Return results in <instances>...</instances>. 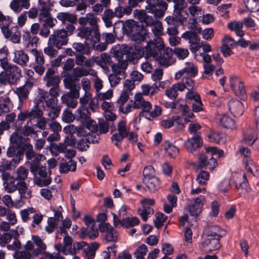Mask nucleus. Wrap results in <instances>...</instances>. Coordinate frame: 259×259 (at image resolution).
Returning <instances> with one entry per match:
<instances>
[{
    "label": "nucleus",
    "instance_id": "052dcab7",
    "mask_svg": "<svg viewBox=\"0 0 259 259\" xmlns=\"http://www.w3.org/2000/svg\"><path fill=\"white\" fill-rule=\"evenodd\" d=\"M240 179L242 178V181L241 182L238 180L235 181V185L236 188L239 189H241L242 190H244L246 192H248L249 191V187L248 186V184L247 180L246 179V175L244 174L242 176H240Z\"/></svg>",
    "mask_w": 259,
    "mask_h": 259
},
{
    "label": "nucleus",
    "instance_id": "4d7b16f0",
    "mask_svg": "<svg viewBox=\"0 0 259 259\" xmlns=\"http://www.w3.org/2000/svg\"><path fill=\"white\" fill-rule=\"evenodd\" d=\"M32 122L30 121H28L26 124L25 125L21 130V134L24 136H31L34 135L35 137H37V134L36 132L35 131L34 129L32 127Z\"/></svg>",
    "mask_w": 259,
    "mask_h": 259
},
{
    "label": "nucleus",
    "instance_id": "e433bc0d",
    "mask_svg": "<svg viewBox=\"0 0 259 259\" xmlns=\"http://www.w3.org/2000/svg\"><path fill=\"white\" fill-rule=\"evenodd\" d=\"M112 70L113 73L108 76V79L111 86L114 87L119 83L122 79L125 78L126 74H124L122 71Z\"/></svg>",
    "mask_w": 259,
    "mask_h": 259
},
{
    "label": "nucleus",
    "instance_id": "393cba45",
    "mask_svg": "<svg viewBox=\"0 0 259 259\" xmlns=\"http://www.w3.org/2000/svg\"><path fill=\"white\" fill-rule=\"evenodd\" d=\"M197 73L198 68L196 66L190 63H186V66L176 73L175 77L179 79L184 74L189 77H194Z\"/></svg>",
    "mask_w": 259,
    "mask_h": 259
},
{
    "label": "nucleus",
    "instance_id": "5fc2aeb1",
    "mask_svg": "<svg viewBox=\"0 0 259 259\" xmlns=\"http://www.w3.org/2000/svg\"><path fill=\"white\" fill-rule=\"evenodd\" d=\"M176 122L178 124H181V126L183 127L184 126V123H181L182 122V118L179 116H176L172 117V119H166L163 120L161 122V125L164 128H170Z\"/></svg>",
    "mask_w": 259,
    "mask_h": 259
},
{
    "label": "nucleus",
    "instance_id": "c9c22d12",
    "mask_svg": "<svg viewBox=\"0 0 259 259\" xmlns=\"http://www.w3.org/2000/svg\"><path fill=\"white\" fill-rule=\"evenodd\" d=\"M98 235V231L94 227L82 228L80 230L79 235L81 239H84L86 237H88L91 239H96Z\"/></svg>",
    "mask_w": 259,
    "mask_h": 259
},
{
    "label": "nucleus",
    "instance_id": "2eb2a0df",
    "mask_svg": "<svg viewBox=\"0 0 259 259\" xmlns=\"http://www.w3.org/2000/svg\"><path fill=\"white\" fill-rule=\"evenodd\" d=\"M147 101H146L141 94H136L134 97L133 104H127L125 107L124 105L118 108L119 112L123 114H127L134 109H140Z\"/></svg>",
    "mask_w": 259,
    "mask_h": 259
},
{
    "label": "nucleus",
    "instance_id": "cd10ccee",
    "mask_svg": "<svg viewBox=\"0 0 259 259\" xmlns=\"http://www.w3.org/2000/svg\"><path fill=\"white\" fill-rule=\"evenodd\" d=\"M100 140L99 135L95 134V136L91 135L86 138L85 139H82L78 141L77 144V148L81 151H84L89 147V143L91 142L93 143H96Z\"/></svg>",
    "mask_w": 259,
    "mask_h": 259
},
{
    "label": "nucleus",
    "instance_id": "69168bd1",
    "mask_svg": "<svg viewBox=\"0 0 259 259\" xmlns=\"http://www.w3.org/2000/svg\"><path fill=\"white\" fill-rule=\"evenodd\" d=\"M138 212L141 215L142 220L146 222L147 220L149 215H151L153 213L154 210L150 206H143L142 209H139L138 210Z\"/></svg>",
    "mask_w": 259,
    "mask_h": 259
},
{
    "label": "nucleus",
    "instance_id": "e2e57ef3",
    "mask_svg": "<svg viewBox=\"0 0 259 259\" xmlns=\"http://www.w3.org/2000/svg\"><path fill=\"white\" fill-rule=\"evenodd\" d=\"M14 232L16 231H11L9 232L4 233L1 234L0 233V245L2 246H5L6 244L9 243L14 235Z\"/></svg>",
    "mask_w": 259,
    "mask_h": 259
},
{
    "label": "nucleus",
    "instance_id": "f704fd0d",
    "mask_svg": "<svg viewBox=\"0 0 259 259\" xmlns=\"http://www.w3.org/2000/svg\"><path fill=\"white\" fill-rule=\"evenodd\" d=\"M7 155L9 157H13L12 161L15 164H18L23 157V151H21V150L17 151L16 148L14 146H10L8 148Z\"/></svg>",
    "mask_w": 259,
    "mask_h": 259
},
{
    "label": "nucleus",
    "instance_id": "603ef678",
    "mask_svg": "<svg viewBox=\"0 0 259 259\" xmlns=\"http://www.w3.org/2000/svg\"><path fill=\"white\" fill-rule=\"evenodd\" d=\"M45 159V156L40 154H36L30 162V171L35 170V169L42 166L41 162Z\"/></svg>",
    "mask_w": 259,
    "mask_h": 259
},
{
    "label": "nucleus",
    "instance_id": "bb28decb",
    "mask_svg": "<svg viewBox=\"0 0 259 259\" xmlns=\"http://www.w3.org/2000/svg\"><path fill=\"white\" fill-rule=\"evenodd\" d=\"M2 32L7 38H10L14 43H19L20 40L21 33L16 28L9 30L6 26L1 27Z\"/></svg>",
    "mask_w": 259,
    "mask_h": 259
},
{
    "label": "nucleus",
    "instance_id": "412c9836",
    "mask_svg": "<svg viewBox=\"0 0 259 259\" xmlns=\"http://www.w3.org/2000/svg\"><path fill=\"white\" fill-rule=\"evenodd\" d=\"M38 1L39 19H41L43 17H47L50 15V11L54 6V2H51V0Z\"/></svg>",
    "mask_w": 259,
    "mask_h": 259
},
{
    "label": "nucleus",
    "instance_id": "b1692460",
    "mask_svg": "<svg viewBox=\"0 0 259 259\" xmlns=\"http://www.w3.org/2000/svg\"><path fill=\"white\" fill-rule=\"evenodd\" d=\"M205 202V197L199 195L194 199V203L189 207V211L192 216H196L201 212V208Z\"/></svg>",
    "mask_w": 259,
    "mask_h": 259
},
{
    "label": "nucleus",
    "instance_id": "ddd939ff",
    "mask_svg": "<svg viewBox=\"0 0 259 259\" xmlns=\"http://www.w3.org/2000/svg\"><path fill=\"white\" fill-rule=\"evenodd\" d=\"M188 17V13L185 9L174 10L172 15L165 18V21L169 25L174 26L182 25Z\"/></svg>",
    "mask_w": 259,
    "mask_h": 259
},
{
    "label": "nucleus",
    "instance_id": "ea45409f",
    "mask_svg": "<svg viewBox=\"0 0 259 259\" xmlns=\"http://www.w3.org/2000/svg\"><path fill=\"white\" fill-rule=\"evenodd\" d=\"M90 115L89 108L87 106H81L77 109L75 114L76 119L82 122H84L88 120L90 118Z\"/></svg>",
    "mask_w": 259,
    "mask_h": 259
},
{
    "label": "nucleus",
    "instance_id": "58836bf2",
    "mask_svg": "<svg viewBox=\"0 0 259 259\" xmlns=\"http://www.w3.org/2000/svg\"><path fill=\"white\" fill-rule=\"evenodd\" d=\"M24 45L27 48H36L39 41V38L37 36L31 37L29 31L25 32L23 35Z\"/></svg>",
    "mask_w": 259,
    "mask_h": 259
},
{
    "label": "nucleus",
    "instance_id": "3c124183",
    "mask_svg": "<svg viewBox=\"0 0 259 259\" xmlns=\"http://www.w3.org/2000/svg\"><path fill=\"white\" fill-rule=\"evenodd\" d=\"M28 170L24 166L19 167L14 173V176L18 182L25 181L28 175Z\"/></svg>",
    "mask_w": 259,
    "mask_h": 259
},
{
    "label": "nucleus",
    "instance_id": "f8f14e48",
    "mask_svg": "<svg viewBox=\"0 0 259 259\" xmlns=\"http://www.w3.org/2000/svg\"><path fill=\"white\" fill-rule=\"evenodd\" d=\"M77 35L85 38L84 42L87 49H95L96 45L99 41L94 42V34L93 28L89 27H82L77 30Z\"/></svg>",
    "mask_w": 259,
    "mask_h": 259
},
{
    "label": "nucleus",
    "instance_id": "aec40b11",
    "mask_svg": "<svg viewBox=\"0 0 259 259\" xmlns=\"http://www.w3.org/2000/svg\"><path fill=\"white\" fill-rule=\"evenodd\" d=\"M79 97V92L77 91L68 92L61 97L62 102L68 107L75 108L78 104L77 99Z\"/></svg>",
    "mask_w": 259,
    "mask_h": 259
},
{
    "label": "nucleus",
    "instance_id": "1a4fd4ad",
    "mask_svg": "<svg viewBox=\"0 0 259 259\" xmlns=\"http://www.w3.org/2000/svg\"><path fill=\"white\" fill-rule=\"evenodd\" d=\"M68 41V34L64 28L55 30L49 36L47 49H53L55 47L61 49L63 46L67 45Z\"/></svg>",
    "mask_w": 259,
    "mask_h": 259
},
{
    "label": "nucleus",
    "instance_id": "c03bdc74",
    "mask_svg": "<svg viewBox=\"0 0 259 259\" xmlns=\"http://www.w3.org/2000/svg\"><path fill=\"white\" fill-rule=\"evenodd\" d=\"M115 37L111 33H104L102 35L101 40L103 41L97 43L96 45V49H106L107 45L108 44H111L115 40Z\"/></svg>",
    "mask_w": 259,
    "mask_h": 259
},
{
    "label": "nucleus",
    "instance_id": "4c0bfd02",
    "mask_svg": "<svg viewBox=\"0 0 259 259\" xmlns=\"http://www.w3.org/2000/svg\"><path fill=\"white\" fill-rule=\"evenodd\" d=\"M24 141L25 143L22 144V150H21L23 151V154H25L27 159H32L36 153L33 150V146L30 143V139L28 138H25Z\"/></svg>",
    "mask_w": 259,
    "mask_h": 259
},
{
    "label": "nucleus",
    "instance_id": "4468645a",
    "mask_svg": "<svg viewBox=\"0 0 259 259\" xmlns=\"http://www.w3.org/2000/svg\"><path fill=\"white\" fill-rule=\"evenodd\" d=\"M182 38L189 40V42L193 46L191 49H211V46L208 44L198 38L194 32L187 31L182 34Z\"/></svg>",
    "mask_w": 259,
    "mask_h": 259
},
{
    "label": "nucleus",
    "instance_id": "a211bd4d",
    "mask_svg": "<svg viewBox=\"0 0 259 259\" xmlns=\"http://www.w3.org/2000/svg\"><path fill=\"white\" fill-rule=\"evenodd\" d=\"M56 70L53 67H50L47 69L43 78V80L46 82L47 87H59L61 78L59 76L55 75Z\"/></svg>",
    "mask_w": 259,
    "mask_h": 259
},
{
    "label": "nucleus",
    "instance_id": "774afa93",
    "mask_svg": "<svg viewBox=\"0 0 259 259\" xmlns=\"http://www.w3.org/2000/svg\"><path fill=\"white\" fill-rule=\"evenodd\" d=\"M222 47L224 49H231L236 48L237 44L232 38L229 35H226L222 39Z\"/></svg>",
    "mask_w": 259,
    "mask_h": 259
},
{
    "label": "nucleus",
    "instance_id": "473e14b6",
    "mask_svg": "<svg viewBox=\"0 0 259 259\" xmlns=\"http://www.w3.org/2000/svg\"><path fill=\"white\" fill-rule=\"evenodd\" d=\"M32 86L33 83L32 82L27 81L24 85L16 89L15 92L18 96L20 100L23 101L27 98Z\"/></svg>",
    "mask_w": 259,
    "mask_h": 259
},
{
    "label": "nucleus",
    "instance_id": "0e129e2a",
    "mask_svg": "<svg viewBox=\"0 0 259 259\" xmlns=\"http://www.w3.org/2000/svg\"><path fill=\"white\" fill-rule=\"evenodd\" d=\"M148 251L147 246L145 244L140 245L135 250L134 255L136 259H145V255Z\"/></svg>",
    "mask_w": 259,
    "mask_h": 259
},
{
    "label": "nucleus",
    "instance_id": "39448f33",
    "mask_svg": "<svg viewBox=\"0 0 259 259\" xmlns=\"http://www.w3.org/2000/svg\"><path fill=\"white\" fill-rule=\"evenodd\" d=\"M145 59H154L160 65L168 66L175 62L172 50H145Z\"/></svg>",
    "mask_w": 259,
    "mask_h": 259
},
{
    "label": "nucleus",
    "instance_id": "6ab92c4d",
    "mask_svg": "<svg viewBox=\"0 0 259 259\" xmlns=\"http://www.w3.org/2000/svg\"><path fill=\"white\" fill-rule=\"evenodd\" d=\"M146 11V10L136 9L134 11L133 15L141 23L145 24L146 26H152L156 24L157 21L154 20L153 18L148 15Z\"/></svg>",
    "mask_w": 259,
    "mask_h": 259
},
{
    "label": "nucleus",
    "instance_id": "13d9d810",
    "mask_svg": "<svg viewBox=\"0 0 259 259\" xmlns=\"http://www.w3.org/2000/svg\"><path fill=\"white\" fill-rule=\"evenodd\" d=\"M85 128L88 129L91 134V135L95 136V134H98V125L95 121L91 119L90 118L84 122Z\"/></svg>",
    "mask_w": 259,
    "mask_h": 259
},
{
    "label": "nucleus",
    "instance_id": "c85d7f7f",
    "mask_svg": "<svg viewBox=\"0 0 259 259\" xmlns=\"http://www.w3.org/2000/svg\"><path fill=\"white\" fill-rule=\"evenodd\" d=\"M145 50H127L125 54V59L135 63L142 56L145 57Z\"/></svg>",
    "mask_w": 259,
    "mask_h": 259
},
{
    "label": "nucleus",
    "instance_id": "f03ea898",
    "mask_svg": "<svg viewBox=\"0 0 259 259\" xmlns=\"http://www.w3.org/2000/svg\"><path fill=\"white\" fill-rule=\"evenodd\" d=\"M224 231L218 226L210 225L205 227L202 234L203 241L200 248L206 252H211L220 248V240Z\"/></svg>",
    "mask_w": 259,
    "mask_h": 259
},
{
    "label": "nucleus",
    "instance_id": "dca6fc26",
    "mask_svg": "<svg viewBox=\"0 0 259 259\" xmlns=\"http://www.w3.org/2000/svg\"><path fill=\"white\" fill-rule=\"evenodd\" d=\"M230 86L237 96L241 99L246 97V91L243 81L237 76L230 77Z\"/></svg>",
    "mask_w": 259,
    "mask_h": 259
},
{
    "label": "nucleus",
    "instance_id": "a19ab883",
    "mask_svg": "<svg viewBox=\"0 0 259 259\" xmlns=\"http://www.w3.org/2000/svg\"><path fill=\"white\" fill-rule=\"evenodd\" d=\"M184 91V87L179 83L173 84L171 87L166 89L165 91L166 96L170 99H175L178 96V92Z\"/></svg>",
    "mask_w": 259,
    "mask_h": 259
},
{
    "label": "nucleus",
    "instance_id": "f3484780",
    "mask_svg": "<svg viewBox=\"0 0 259 259\" xmlns=\"http://www.w3.org/2000/svg\"><path fill=\"white\" fill-rule=\"evenodd\" d=\"M3 186L5 191L9 193H12L18 189L19 182L16 183V179L9 172L3 173L2 175Z\"/></svg>",
    "mask_w": 259,
    "mask_h": 259
},
{
    "label": "nucleus",
    "instance_id": "6e6d98bb",
    "mask_svg": "<svg viewBox=\"0 0 259 259\" xmlns=\"http://www.w3.org/2000/svg\"><path fill=\"white\" fill-rule=\"evenodd\" d=\"M57 18L63 23L68 21L71 23H75L76 21V17L68 13H59L57 15Z\"/></svg>",
    "mask_w": 259,
    "mask_h": 259
},
{
    "label": "nucleus",
    "instance_id": "4be33fe9",
    "mask_svg": "<svg viewBox=\"0 0 259 259\" xmlns=\"http://www.w3.org/2000/svg\"><path fill=\"white\" fill-rule=\"evenodd\" d=\"M49 94L48 92L43 90L38 91V100L40 102H45V108H50L58 106V99L57 98H49Z\"/></svg>",
    "mask_w": 259,
    "mask_h": 259
},
{
    "label": "nucleus",
    "instance_id": "0eeeda50",
    "mask_svg": "<svg viewBox=\"0 0 259 259\" xmlns=\"http://www.w3.org/2000/svg\"><path fill=\"white\" fill-rule=\"evenodd\" d=\"M146 11L155 18L163 17L167 8V3L163 0H146Z\"/></svg>",
    "mask_w": 259,
    "mask_h": 259
},
{
    "label": "nucleus",
    "instance_id": "72a5a7b5",
    "mask_svg": "<svg viewBox=\"0 0 259 259\" xmlns=\"http://www.w3.org/2000/svg\"><path fill=\"white\" fill-rule=\"evenodd\" d=\"M13 61L22 66H25L29 61V57L22 50L15 51Z\"/></svg>",
    "mask_w": 259,
    "mask_h": 259
},
{
    "label": "nucleus",
    "instance_id": "f257e3e1",
    "mask_svg": "<svg viewBox=\"0 0 259 259\" xmlns=\"http://www.w3.org/2000/svg\"><path fill=\"white\" fill-rule=\"evenodd\" d=\"M123 30L126 35H131L133 41L131 48L129 49H165L164 44L160 38L148 42L146 40L145 34L147 32L143 24L133 20H127L123 24Z\"/></svg>",
    "mask_w": 259,
    "mask_h": 259
},
{
    "label": "nucleus",
    "instance_id": "9d476101",
    "mask_svg": "<svg viewBox=\"0 0 259 259\" xmlns=\"http://www.w3.org/2000/svg\"><path fill=\"white\" fill-rule=\"evenodd\" d=\"M20 214L22 221L30 224L33 228L39 226L43 219L42 215L41 213H36L35 209L32 207L21 210Z\"/></svg>",
    "mask_w": 259,
    "mask_h": 259
},
{
    "label": "nucleus",
    "instance_id": "20e7f679",
    "mask_svg": "<svg viewBox=\"0 0 259 259\" xmlns=\"http://www.w3.org/2000/svg\"><path fill=\"white\" fill-rule=\"evenodd\" d=\"M2 68L4 71L0 73L1 84H15L22 77L21 69L16 65L3 63Z\"/></svg>",
    "mask_w": 259,
    "mask_h": 259
},
{
    "label": "nucleus",
    "instance_id": "37998d69",
    "mask_svg": "<svg viewBox=\"0 0 259 259\" xmlns=\"http://www.w3.org/2000/svg\"><path fill=\"white\" fill-rule=\"evenodd\" d=\"M77 80L78 79L74 78L72 75L67 76L63 80L65 88L69 90V92L77 91L79 92L80 87L76 84Z\"/></svg>",
    "mask_w": 259,
    "mask_h": 259
},
{
    "label": "nucleus",
    "instance_id": "79ce46f5",
    "mask_svg": "<svg viewBox=\"0 0 259 259\" xmlns=\"http://www.w3.org/2000/svg\"><path fill=\"white\" fill-rule=\"evenodd\" d=\"M32 240L37 246V248L32 252V255L37 256L38 254L42 253L47 248V246L42 240L39 236L35 235L32 236Z\"/></svg>",
    "mask_w": 259,
    "mask_h": 259
},
{
    "label": "nucleus",
    "instance_id": "338daca9",
    "mask_svg": "<svg viewBox=\"0 0 259 259\" xmlns=\"http://www.w3.org/2000/svg\"><path fill=\"white\" fill-rule=\"evenodd\" d=\"M45 110L47 112V115L51 119L54 120L59 116L61 107L59 106H57L50 108H45Z\"/></svg>",
    "mask_w": 259,
    "mask_h": 259
},
{
    "label": "nucleus",
    "instance_id": "49530a36",
    "mask_svg": "<svg viewBox=\"0 0 259 259\" xmlns=\"http://www.w3.org/2000/svg\"><path fill=\"white\" fill-rule=\"evenodd\" d=\"M85 50H75V52L72 51V50H66V54L69 56H75V62L78 65H82L85 62L86 58L82 55L83 51Z\"/></svg>",
    "mask_w": 259,
    "mask_h": 259
},
{
    "label": "nucleus",
    "instance_id": "9b49d317",
    "mask_svg": "<svg viewBox=\"0 0 259 259\" xmlns=\"http://www.w3.org/2000/svg\"><path fill=\"white\" fill-rule=\"evenodd\" d=\"M194 54L195 59L198 61H203L206 64L204 65V73L209 74L213 72L215 67L209 63L211 61V58L207 53L211 50H191Z\"/></svg>",
    "mask_w": 259,
    "mask_h": 259
},
{
    "label": "nucleus",
    "instance_id": "423d86ee",
    "mask_svg": "<svg viewBox=\"0 0 259 259\" xmlns=\"http://www.w3.org/2000/svg\"><path fill=\"white\" fill-rule=\"evenodd\" d=\"M34 175L33 182L36 185L42 187L49 185L52 183L51 171L46 166H41L30 171Z\"/></svg>",
    "mask_w": 259,
    "mask_h": 259
},
{
    "label": "nucleus",
    "instance_id": "09e8293b",
    "mask_svg": "<svg viewBox=\"0 0 259 259\" xmlns=\"http://www.w3.org/2000/svg\"><path fill=\"white\" fill-rule=\"evenodd\" d=\"M13 103L8 97H5L0 100V115L2 113L10 112L13 108Z\"/></svg>",
    "mask_w": 259,
    "mask_h": 259
},
{
    "label": "nucleus",
    "instance_id": "c756f323",
    "mask_svg": "<svg viewBox=\"0 0 259 259\" xmlns=\"http://www.w3.org/2000/svg\"><path fill=\"white\" fill-rule=\"evenodd\" d=\"M88 23H89L93 29L94 34V42L100 40V34L99 32V28L97 23V17L92 13L87 14Z\"/></svg>",
    "mask_w": 259,
    "mask_h": 259
},
{
    "label": "nucleus",
    "instance_id": "864d4df0",
    "mask_svg": "<svg viewBox=\"0 0 259 259\" xmlns=\"http://www.w3.org/2000/svg\"><path fill=\"white\" fill-rule=\"evenodd\" d=\"M163 147L165 152L171 157H176L179 153V149L169 142H165Z\"/></svg>",
    "mask_w": 259,
    "mask_h": 259
},
{
    "label": "nucleus",
    "instance_id": "7ed1b4c3",
    "mask_svg": "<svg viewBox=\"0 0 259 259\" xmlns=\"http://www.w3.org/2000/svg\"><path fill=\"white\" fill-rule=\"evenodd\" d=\"M205 151V153H201L199 155L198 168L212 170L218 165L217 160L213 156L220 158L223 156L224 152L215 147H206Z\"/></svg>",
    "mask_w": 259,
    "mask_h": 259
},
{
    "label": "nucleus",
    "instance_id": "bf43d9fd",
    "mask_svg": "<svg viewBox=\"0 0 259 259\" xmlns=\"http://www.w3.org/2000/svg\"><path fill=\"white\" fill-rule=\"evenodd\" d=\"M220 124L227 128H233L235 127V121L229 116L224 115L219 119Z\"/></svg>",
    "mask_w": 259,
    "mask_h": 259
},
{
    "label": "nucleus",
    "instance_id": "5701e85b",
    "mask_svg": "<svg viewBox=\"0 0 259 259\" xmlns=\"http://www.w3.org/2000/svg\"><path fill=\"white\" fill-rule=\"evenodd\" d=\"M185 145L187 149L191 153L201 147L202 146V140L199 134H196L191 138L188 139L185 142Z\"/></svg>",
    "mask_w": 259,
    "mask_h": 259
},
{
    "label": "nucleus",
    "instance_id": "a878e982",
    "mask_svg": "<svg viewBox=\"0 0 259 259\" xmlns=\"http://www.w3.org/2000/svg\"><path fill=\"white\" fill-rule=\"evenodd\" d=\"M228 108L234 116L239 117L243 113V104L238 100H231L228 103Z\"/></svg>",
    "mask_w": 259,
    "mask_h": 259
},
{
    "label": "nucleus",
    "instance_id": "de8ad7c7",
    "mask_svg": "<svg viewBox=\"0 0 259 259\" xmlns=\"http://www.w3.org/2000/svg\"><path fill=\"white\" fill-rule=\"evenodd\" d=\"M95 72L91 68H85L83 67H76L74 68L72 71V75L74 78L82 77L87 76L89 74L93 75Z\"/></svg>",
    "mask_w": 259,
    "mask_h": 259
},
{
    "label": "nucleus",
    "instance_id": "7c9ffc66",
    "mask_svg": "<svg viewBox=\"0 0 259 259\" xmlns=\"http://www.w3.org/2000/svg\"><path fill=\"white\" fill-rule=\"evenodd\" d=\"M77 162L70 159L67 161L64 160L59 165V171L61 174H67L69 171L74 172L76 170Z\"/></svg>",
    "mask_w": 259,
    "mask_h": 259
},
{
    "label": "nucleus",
    "instance_id": "2f4dec72",
    "mask_svg": "<svg viewBox=\"0 0 259 259\" xmlns=\"http://www.w3.org/2000/svg\"><path fill=\"white\" fill-rule=\"evenodd\" d=\"M17 190L18 191L21 199H29L32 197V191L25 181L19 182Z\"/></svg>",
    "mask_w": 259,
    "mask_h": 259
},
{
    "label": "nucleus",
    "instance_id": "680f3d73",
    "mask_svg": "<svg viewBox=\"0 0 259 259\" xmlns=\"http://www.w3.org/2000/svg\"><path fill=\"white\" fill-rule=\"evenodd\" d=\"M143 178L142 179L143 182L147 181L152 178H155V170L153 166L151 165H148L144 167L143 171Z\"/></svg>",
    "mask_w": 259,
    "mask_h": 259
},
{
    "label": "nucleus",
    "instance_id": "6e6552de",
    "mask_svg": "<svg viewBox=\"0 0 259 259\" xmlns=\"http://www.w3.org/2000/svg\"><path fill=\"white\" fill-rule=\"evenodd\" d=\"M152 104L149 101L146 102L142 107L141 111L139 112V116L134 120L135 124H138L141 121V117H144L148 120H152L153 118L158 117L161 114V108L158 105H155L154 109L152 110Z\"/></svg>",
    "mask_w": 259,
    "mask_h": 259
},
{
    "label": "nucleus",
    "instance_id": "8fccbe9b",
    "mask_svg": "<svg viewBox=\"0 0 259 259\" xmlns=\"http://www.w3.org/2000/svg\"><path fill=\"white\" fill-rule=\"evenodd\" d=\"M243 23L241 22H231L228 24V28L231 31H234L236 35L242 37L244 32L242 30Z\"/></svg>",
    "mask_w": 259,
    "mask_h": 259
},
{
    "label": "nucleus",
    "instance_id": "a18cd8bd",
    "mask_svg": "<svg viewBox=\"0 0 259 259\" xmlns=\"http://www.w3.org/2000/svg\"><path fill=\"white\" fill-rule=\"evenodd\" d=\"M143 183L151 193H155L160 187V180L156 177L145 181Z\"/></svg>",
    "mask_w": 259,
    "mask_h": 259
}]
</instances>
